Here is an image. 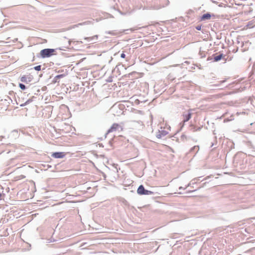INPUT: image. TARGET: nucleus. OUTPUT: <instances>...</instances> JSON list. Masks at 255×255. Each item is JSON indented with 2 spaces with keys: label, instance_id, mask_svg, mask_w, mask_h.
Masks as SVG:
<instances>
[{
  "label": "nucleus",
  "instance_id": "dca6fc26",
  "mask_svg": "<svg viewBox=\"0 0 255 255\" xmlns=\"http://www.w3.org/2000/svg\"><path fill=\"white\" fill-rule=\"evenodd\" d=\"M227 115V113H224V122H225V121H232L233 119H229L228 118H225V116Z\"/></svg>",
  "mask_w": 255,
  "mask_h": 255
},
{
  "label": "nucleus",
  "instance_id": "aec40b11",
  "mask_svg": "<svg viewBox=\"0 0 255 255\" xmlns=\"http://www.w3.org/2000/svg\"><path fill=\"white\" fill-rule=\"evenodd\" d=\"M125 56H126V55L124 53H122L121 55V57L123 58H125Z\"/></svg>",
  "mask_w": 255,
  "mask_h": 255
},
{
  "label": "nucleus",
  "instance_id": "c85d7f7f",
  "mask_svg": "<svg viewBox=\"0 0 255 255\" xmlns=\"http://www.w3.org/2000/svg\"><path fill=\"white\" fill-rule=\"evenodd\" d=\"M226 230H227V228H224V231Z\"/></svg>",
  "mask_w": 255,
  "mask_h": 255
},
{
  "label": "nucleus",
  "instance_id": "f03ea898",
  "mask_svg": "<svg viewBox=\"0 0 255 255\" xmlns=\"http://www.w3.org/2000/svg\"><path fill=\"white\" fill-rule=\"evenodd\" d=\"M55 50L54 49H44L40 51L41 57L43 58L49 57L54 54Z\"/></svg>",
  "mask_w": 255,
  "mask_h": 255
},
{
  "label": "nucleus",
  "instance_id": "39448f33",
  "mask_svg": "<svg viewBox=\"0 0 255 255\" xmlns=\"http://www.w3.org/2000/svg\"><path fill=\"white\" fill-rule=\"evenodd\" d=\"M228 43H227V38L226 37L225 39V42L227 43V46L229 47L228 48V51L230 52L232 50L233 53H236L238 51V48H233L232 47H231V46H230V45H232L233 43V40H232L231 41H230L229 40H228Z\"/></svg>",
  "mask_w": 255,
  "mask_h": 255
},
{
  "label": "nucleus",
  "instance_id": "6e6552de",
  "mask_svg": "<svg viewBox=\"0 0 255 255\" xmlns=\"http://www.w3.org/2000/svg\"><path fill=\"white\" fill-rule=\"evenodd\" d=\"M184 117L183 122H186L188 121L191 118V113L188 112L187 113H184L183 115Z\"/></svg>",
  "mask_w": 255,
  "mask_h": 255
},
{
  "label": "nucleus",
  "instance_id": "412c9836",
  "mask_svg": "<svg viewBox=\"0 0 255 255\" xmlns=\"http://www.w3.org/2000/svg\"><path fill=\"white\" fill-rule=\"evenodd\" d=\"M89 22V21H87V22H84V23H79L78 25H83V24H85L86 23H88Z\"/></svg>",
  "mask_w": 255,
  "mask_h": 255
},
{
  "label": "nucleus",
  "instance_id": "393cba45",
  "mask_svg": "<svg viewBox=\"0 0 255 255\" xmlns=\"http://www.w3.org/2000/svg\"><path fill=\"white\" fill-rule=\"evenodd\" d=\"M240 113H238V112H237V113H236V114H237V115H240Z\"/></svg>",
  "mask_w": 255,
  "mask_h": 255
},
{
  "label": "nucleus",
  "instance_id": "ddd939ff",
  "mask_svg": "<svg viewBox=\"0 0 255 255\" xmlns=\"http://www.w3.org/2000/svg\"><path fill=\"white\" fill-rule=\"evenodd\" d=\"M97 38H98L97 35H95L93 37L87 38V39L89 40V41H92V40L96 41L97 40Z\"/></svg>",
  "mask_w": 255,
  "mask_h": 255
},
{
  "label": "nucleus",
  "instance_id": "cd10ccee",
  "mask_svg": "<svg viewBox=\"0 0 255 255\" xmlns=\"http://www.w3.org/2000/svg\"><path fill=\"white\" fill-rule=\"evenodd\" d=\"M242 114H245V112H242Z\"/></svg>",
  "mask_w": 255,
  "mask_h": 255
},
{
  "label": "nucleus",
  "instance_id": "4be33fe9",
  "mask_svg": "<svg viewBox=\"0 0 255 255\" xmlns=\"http://www.w3.org/2000/svg\"><path fill=\"white\" fill-rule=\"evenodd\" d=\"M196 28H197V29H198V30H200V29H201V26H197V27H196Z\"/></svg>",
  "mask_w": 255,
  "mask_h": 255
},
{
  "label": "nucleus",
  "instance_id": "2eb2a0df",
  "mask_svg": "<svg viewBox=\"0 0 255 255\" xmlns=\"http://www.w3.org/2000/svg\"><path fill=\"white\" fill-rule=\"evenodd\" d=\"M19 88L21 89V90H25L26 89V87L23 84H21V83H20L19 84Z\"/></svg>",
  "mask_w": 255,
  "mask_h": 255
},
{
  "label": "nucleus",
  "instance_id": "9d476101",
  "mask_svg": "<svg viewBox=\"0 0 255 255\" xmlns=\"http://www.w3.org/2000/svg\"><path fill=\"white\" fill-rule=\"evenodd\" d=\"M222 57H223V54L220 53L218 55L215 56L214 57V61H218L220 60L222 58Z\"/></svg>",
  "mask_w": 255,
  "mask_h": 255
},
{
  "label": "nucleus",
  "instance_id": "a878e982",
  "mask_svg": "<svg viewBox=\"0 0 255 255\" xmlns=\"http://www.w3.org/2000/svg\"><path fill=\"white\" fill-rule=\"evenodd\" d=\"M183 189V188H182V187H179V190H180V189Z\"/></svg>",
  "mask_w": 255,
  "mask_h": 255
},
{
  "label": "nucleus",
  "instance_id": "6ab92c4d",
  "mask_svg": "<svg viewBox=\"0 0 255 255\" xmlns=\"http://www.w3.org/2000/svg\"><path fill=\"white\" fill-rule=\"evenodd\" d=\"M226 57V55H224V61H227V60H231L232 58L231 57H230V59L229 60H228V59L229 58V56H228L227 58L225 57Z\"/></svg>",
  "mask_w": 255,
  "mask_h": 255
},
{
  "label": "nucleus",
  "instance_id": "bb28decb",
  "mask_svg": "<svg viewBox=\"0 0 255 255\" xmlns=\"http://www.w3.org/2000/svg\"><path fill=\"white\" fill-rule=\"evenodd\" d=\"M230 143L231 144V146H232L233 144V143L232 142L230 141Z\"/></svg>",
  "mask_w": 255,
  "mask_h": 255
},
{
  "label": "nucleus",
  "instance_id": "0eeeda50",
  "mask_svg": "<svg viewBox=\"0 0 255 255\" xmlns=\"http://www.w3.org/2000/svg\"><path fill=\"white\" fill-rule=\"evenodd\" d=\"M65 153L62 152H54L51 156L55 158H62L64 157Z\"/></svg>",
  "mask_w": 255,
  "mask_h": 255
},
{
  "label": "nucleus",
  "instance_id": "f257e3e1",
  "mask_svg": "<svg viewBox=\"0 0 255 255\" xmlns=\"http://www.w3.org/2000/svg\"><path fill=\"white\" fill-rule=\"evenodd\" d=\"M246 155L242 153H237L234 156L233 164L235 166L239 167L240 169L244 167V165L246 163L247 160L245 159Z\"/></svg>",
  "mask_w": 255,
  "mask_h": 255
},
{
  "label": "nucleus",
  "instance_id": "f8f14e48",
  "mask_svg": "<svg viewBox=\"0 0 255 255\" xmlns=\"http://www.w3.org/2000/svg\"><path fill=\"white\" fill-rule=\"evenodd\" d=\"M199 147L198 146H194L191 149L190 151L192 152V151L196 150V152H197L199 150Z\"/></svg>",
  "mask_w": 255,
  "mask_h": 255
},
{
  "label": "nucleus",
  "instance_id": "20e7f679",
  "mask_svg": "<svg viewBox=\"0 0 255 255\" xmlns=\"http://www.w3.org/2000/svg\"><path fill=\"white\" fill-rule=\"evenodd\" d=\"M168 132L162 128H160V129L158 130V132L156 133V137L158 138H161L162 137L165 136Z\"/></svg>",
  "mask_w": 255,
  "mask_h": 255
},
{
  "label": "nucleus",
  "instance_id": "4468645a",
  "mask_svg": "<svg viewBox=\"0 0 255 255\" xmlns=\"http://www.w3.org/2000/svg\"><path fill=\"white\" fill-rule=\"evenodd\" d=\"M64 76V74L58 75L55 77V80L56 81H57V80H58L60 78L63 77Z\"/></svg>",
  "mask_w": 255,
  "mask_h": 255
},
{
  "label": "nucleus",
  "instance_id": "a211bd4d",
  "mask_svg": "<svg viewBox=\"0 0 255 255\" xmlns=\"http://www.w3.org/2000/svg\"><path fill=\"white\" fill-rule=\"evenodd\" d=\"M26 77L25 76H23L20 79V81L22 82H26Z\"/></svg>",
  "mask_w": 255,
  "mask_h": 255
},
{
  "label": "nucleus",
  "instance_id": "423d86ee",
  "mask_svg": "<svg viewBox=\"0 0 255 255\" xmlns=\"http://www.w3.org/2000/svg\"><path fill=\"white\" fill-rule=\"evenodd\" d=\"M119 128L121 129V130L122 129V127L118 124H114L111 127V128L108 130V133L112 132L113 131H115Z\"/></svg>",
  "mask_w": 255,
  "mask_h": 255
},
{
  "label": "nucleus",
  "instance_id": "5701e85b",
  "mask_svg": "<svg viewBox=\"0 0 255 255\" xmlns=\"http://www.w3.org/2000/svg\"><path fill=\"white\" fill-rule=\"evenodd\" d=\"M2 194L0 193V200L1 199V197H2Z\"/></svg>",
  "mask_w": 255,
  "mask_h": 255
},
{
  "label": "nucleus",
  "instance_id": "9b49d317",
  "mask_svg": "<svg viewBox=\"0 0 255 255\" xmlns=\"http://www.w3.org/2000/svg\"><path fill=\"white\" fill-rule=\"evenodd\" d=\"M234 248V246L232 245H229L228 248L226 249L227 250V253L228 254H229V253L228 252L231 253L233 251Z\"/></svg>",
  "mask_w": 255,
  "mask_h": 255
},
{
  "label": "nucleus",
  "instance_id": "b1692460",
  "mask_svg": "<svg viewBox=\"0 0 255 255\" xmlns=\"http://www.w3.org/2000/svg\"><path fill=\"white\" fill-rule=\"evenodd\" d=\"M224 174H228V172H224Z\"/></svg>",
  "mask_w": 255,
  "mask_h": 255
},
{
  "label": "nucleus",
  "instance_id": "7ed1b4c3",
  "mask_svg": "<svg viewBox=\"0 0 255 255\" xmlns=\"http://www.w3.org/2000/svg\"><path fill=\"white\" fill-rule=\"evenodd\" d=\"M137 192L139 195H151L153 192L145 190L143 185H141L137 189Z\"/></svg>",
  "mask_w": 255,
  "mask_h": 255
},
{
  "label": "nucleus",
  "instance_id": "c756f323",
  "mask_svg": "<svg viewBox=\"0 0 255 255\" xmlns=\"http://www.w3.org/2000/svg\"><path fill=\"white\" fill-rule=\"evenodd\" d=\"M226 184H229L230 183H228V182H227Z\"/></svg>",
  "mask_w": 255,
  "mask_h": 255
},
{
  "label": "nucleus",
  "instance_id": "f3484780",
  "mask_svg": "<svg viewBox=\"0 0 255 255\" xmlns=\"http://www.w3.org/2000/svg\"><path fill=\"white\" fill-rule=\"evenodd\" d=\"M34 69L36 71H40L41 70V66L38 65L34 67Z\"/></svg>",
  "mask_w": 255,
  "mask_h": 255
},
{
  "label": "nucleus",
  "instance_id": "1a4fd4ad",
  "mask_svg": "<svg viewBox=\"0 0 255 255\" xmlns=\"http://www.w3.org/2000/svg\"><path fill=\"white\" fill-rule=\"evenodd\" d=\"M211 16V14L209 13H206L204 14L201 16V19L202 20H208V19H210Z\"/></svg>",
  "mask_w": 255,
  "mask_h": 255
}]
</instances>
